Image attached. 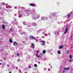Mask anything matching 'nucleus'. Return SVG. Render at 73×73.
Masks as SVG:
<instances>
[{"label":"nucleus","instance_id":"obj_52","mask_svg":"<svg viewBox=\"0 0 73 73\" xmlns=\"http://www.w3.org/2000/svg\"><path fill=\"white\" fill-rule=\"evenodd\" d=\"M44 20H45V19H44Z\"/></svg>","mask_w":73,"mask_h":73},{"label":"nucleus","instance_id":"obj_27","mask_svg":"<svg viewBox=\"0 0 73 73\" xmlns=\"http://www.w3.org/2000/svg\"><path fill=\"white\" fill-rule=\"evenodd\" d=\"M70 17V15L68 14V18Z\"/></svg>","mask_w":73,"mask_h":73},{"label":"nucleus","instance_id":"obj_8","mask_svg":"<svg viewBox=\"0 0 73 73\" xmlns=\"http://www.w3.org/2000/svg\"><path fill=\"white\" fill-rule=\"evenodd\" d=\"M6 8H11V7L9 5L8 6L7 5L6 6Z\"/></svg>","mask_w":73,"mask_h":73},{"label":"nucleus","instance_id":"obj_33","mask_svg":"<svg viewBox=\"0 0 73 73\" xmlns=\"http://www.w3.org/2000/svg\"><path fill=\"white\" fill-rule=\"evenodd\" d=\"M7 66L8 67H9V65L7 64Z\"/></svg>","mask_w":73,"mask_h":73},{"label":"nucleus","instance_id":"obj_18","mask_svg":"<svg viewBox=\"0 0 73 73\" xmlns=\"http://www.w3.org/2000/svg\"><path fill=\"white\" fill-rule=\"evenodd\" d=\"M5 4V3H2V5H4Z\"/></svg>","mask_w":73,"mask_h":73},{"label":"nucleus","instance_id":"obj_43","mask_svg":"<svg viewBox=\"0 0 73 73\" xmlns=\"http://www.w3.org/2000/svg\"><path fill=\"white\" fill-rule=\"evenodd\" d=\"M69 61H70V62H72V60H70Z\"/></svg>","mask_w":73,"mask_h":73},{"label":"nucleus","instance_id":"obj_40","mask_svg":"<svg viewBox=\"0 0 73 73\" xmlns=\"http://www.w3.org/2000/svg\"><path fill=\"white\" fill-rule=\"evenodd\" d=\"M15 9H17V7H15Z\"/></svg>","mask_w":73,"mask_h":73},{"label":"nucleus","instance_id":"obj_7","mask_svg":"<svg viewBox=\"0 0 73 73\" xmlns=\"http://www.w3.org/2000/svg\"><path fill=\"white\" fill-rule=\"evenodd\" d=\"M42 45H45V41H44L43 40H42Z\"/></svg>","mask_w":73,"mask_h":73},{"label":"nucleus","instance_id":"obj_10","mask_svg":"<svg viewBox=\"0 0 73 73\" xmlns=\"http://www.w3.org/2000/svg\"><path fill=\"white\" fill-rule=\"evenodd\" d=\"M2 28L3 29H5V25H2Z\"/></svg>","mask_w":73,"mask_h":73},{"label":"nucleus","instance_id":"obj_24","mask_svg":"<svg viewBox=\"0 0 73 73\" xmlns=\"http://www.w3.org/2000/svg\"><path fill=\"white\" fill-rule=\"evenodd\" d=\"M23 44H26V42H25V41H24L23 42Z\"/></svg>","mask_w":73,"mask_h":73},{"label":"nucleus","instance_id":"obj_4","mask_svg":"<svg viewBox=\"0 0 73 73\" xmlns=\"http://www.w3.org/2000/svg\"><path fill=\"white\" fill-rule=\"evenodd\" d=\"M31 48H33V49L35 48V44H33V43L31 44Z\"/></svg>","mask_w":73,"mask_h":73},{"label":"nucleus","instance_id":"obj_48","mask_svg":"<svg viewBox=\"0 0 73 73\" xmlns=\"http://www.w3.org/2000/svg\"><path fill=\"white\" fill-rule=\"evenodd\" d=\"M12 24H14V23H13V22H12Z\"/></svg>","mask_w":73,"mask_h":73},{"label":"nucleus","instance_id":"obj_20","mask_svg":"<svg viewBox=\"0 0 73 73\" xmlns=\"http://www.w3.org/2000/svg\"><path fill=\"white\" fill-rule=\"evenodd\" d=\"M20 56V54H19L18 53H17V56Z\"/></svg>","mask_w":73,"mask_h":73},{"label":"nucleus","instance_id":"obj_38","mask_svg":"<svg viewBox=\"0 0 73 73\" xmlns=\"http://www.w3.org/2000/svg\"><path fill=\"white\" fill-rule=\"evenodd\" d=\"M47 19H48V18L46 17L45 19V20H47Z\"/></svg>","mask_w":73,"mask_h":73},{"label":"nucleus","instance_id":"obj_23","mask_svg":"<svg viewBox=\"0 0 73 73\" xmlns=\"http://www.w3.org/2000/svg\"><path fill=\"white\" fill-rule=\"evenodd\" d=\"M44 35H45V36H48V34H47L46 33L44 34Z\"/></svg>","mask_w":73,"mask_h":73},{"label":"nucleus","instance_id":"obj_15","mask_svg":"<svg viewBox=\"0 0 73 73\" xmlns=\"http://www.w3.org/2000/svg\"><path fill=\"white\" fill-rule=\"evenodd\" d=\"M5 62H3V63H2V65L3 66H4V65H5Z\"/></svg>","mask_w":73,"mask_h":73},{"label":"nucleus","instance_id":"obj_50","mask_svg":"<svg viewBox=\"0 0 73 73\" xmlns=\"http://www.w3.org/2000/svg\"><path fill=\"white\" fill-rule=\"evenodd\" d=\"M71 38H72V36H71Z\"/></svg>","mask_w":73,"mask_h":73},{"label":"nucleus","instance_id":"obj_46","mask_svg":"<svg viewBox=\"0 0 73 73\" xmlns=\"http://www.w3.org/2000/svg\"><path fill=\"white\" fill-rule=\"evenodd\" d=\"M37 38H39V37H37Z\"/></svg>","mask_w":73,"mask_h":73},{"label":"nucleus","instance_id":"obj_28","mask_svg":"<svg viewBox=\"0 0 73 73\" xmlns=\"http://www.w3.org/2000/svg\"><path fill=\"white\" fill-rule=\"evenodd\" d=\"M17 61L18 62H20V59H19L18 60H17Z\"/></svg>","mask_w":73,"mask_h":73},{"label":"nucleus","instance_id":"obj_30","mask_svg":"<svg viewBox=\"0 0 73 73\" xmlns=\"http://www.w3.org/2000/svg\"><path fill=\"white\" fill-rule=\"evenodd\" d=\"M23 35H25V33L24 32H23Z\"/></svg>","mask_w":73,"mask_h":73},{"label":"nucleus","instance_id":"obj_35","mask_svg":"<svg viewBox=\"0 0 73 73\" xmlns=\"http://www.w3.org/2000/svg\"><path fill=\"white\" fill-rule=\"evenodd\" d=\"M37 54H36V57H37L38 56H37Z\"/></svg>","mask_w":73,"mask_h":73},{"label":"nucleus","instance_id":"obj_44","mask_svg":"<svg viewBox=\"0 0 73 73\" xmlns=\"http://www.w3.org/2000/svg\"><path fill=\"white\" fill-rule=\"evenodd\" d=\"M1 63H0V65H1Z\"/></svg>","mask_w":73,"mask_h":73},{"label":"nucleus","instance_id":"obj_51","mask_svg":"<svg viewBox=\"0 0 73 73\" xmlns=\"http://www.w3.org/2000/svg\"><path fill=\"white\" fill-rule=\"evenodd\" d=\"M9 73H12L11 72H9Z\"/></svg>","mask_w":73,"mask_h":73},{"label":"nucleus","instance_id":"obj_47","mask_svg":"<svg viewBox=\"0 0 73 73\" xmlns=\"http://www.w3.org/2000/svg\"><path fill=\"white\" fill-rule=\"evenodd\" d=\"M38 62L39 64H40V62L38 61Z\"/></svg>","mask_w":73,"mask_h":73},{"label":"nucleus","instance_id":"obj_9","mask_svg":"<svg viewBox=\"0 0 73 73\" xmlns=\"http://www.w3.org/2000/svg\"><path fill=\"white\" fill-rule=\"evenodd\" d=\"M67 32H68V29L66 28V29L65 31L64 32V34H65V33H67Z\"/></svg>","mask_w":73,"mask_h":73},{"label":"nucleus","instance_id":"obj_17","mask_svg":"<svg viewBox=\"0 0 73 73\" xmlns=\"http://www.w3.org/2000/svg\"><path fill=\"white\" fill-rule=\"evenodd\" d=\"M23 24L24 25H25L26 24H27V23L25 22H24L23 23Z\"/></svg>","mask_w":73,"mask_h":73},{"label":"nucleus","instance_id":"obj_42","mask_svg":"<svg viewBox=\"0 0 73 73\" xmlns=\"http://www.w3.org/2000/svg\"><path fill=\"white\" fill-rule=\"evenodd\" d=\"M39 41H41V39H39Z\"/></svg>","mask_w":73,"mask_h":73},{"label":"nucleus","instance_id":"obj_5","mask_svg":"<svg viewBox=\"0 0 73 73\" xmlns=\"http://www.w3.org/2000/svg\"><path fill=\"white\" fill-rule=\"evenodd\" d=\"M13 44L14 46H16L17 45V43L16 42H14L13 43Z\"/></svg>","mask_w":73,"mask_h":73},{"label":"nucleus","instance_id":"obj_16","mask_svg":"<svg viewBox=\"0 0 73 73\" xmlns=\"http://www.w3.org/2000/svg\"><path fill=\"white\" fill-rule=\"evenodd\" d=\"M63 48V46L62 45L61 46H59V48L60 49H61V48Z\"/></svg>","mask_w":73,"mask_h":73},{"label":"nucleus","instance_id":"obj_37","mask_svg":"<svg viewBox=\"0 0 73 73\" xmlns=\"http://www.w3.org/2000/svg\"><path fill=\"white\" fill-rule=\"evenodd\" d=\"M63 73H65V71L64 70H63Z\"/></svg>","mask_w":73,"mask_h":73},{"label":"nucleus","instance_id":"obj_31","mask_svg":"<svg viewBox=\"0 0 73 73\" xmlns=\"http://www.w3.org/2000/svg\"><path fill=\"white\" fill-rule=\"evenodd\" d=\"M37 57H41L40 56H38Z\"/></svg>","mask_w":73,"mask_h":73},{"label":"nucleus","instance_id":"obj_22","mask_svg":"<svg viewBox=\"0 0 73 73\" xmlns=\"http://www.w3.org/2000/svg\"><path fill=\"white\" fill-rule=\"evenodd\" d=\"M34 66L35 67H37V65L36 64H34Z\"/></svg>","mask_w":73,"mask_h":73},{"label":"nucleus","instance_id":"obj_6","mask_svg":"<svg viewBox=\"0 0 73 73\" xmlns=\"http://www.w3.org/2000/svg\"><path fill=\"white\" fill-rule=\"evenodd\" d=\"M32 25H33L34 26H36L37 24V23H32Z\"/></svg>","mask_w":73,"mask_h":73},{"label":"nucleus","instance_id":"obj_45","mask_svg":"<svg viewBox=\"0 0 73 73\" xmlns=\"http://www.w3.org/2000/svg\"><path fill=\"white\" fill-rule=\"evenodd\" d=\"M19 32H21V30H19Z\"/></svg>","mask_w":73,"mask_h":73},{"label":"nucleus","instance_id":"obj_14","mask_svg":"<svg viewBox=\"0 0 73 73\" xmlns=\"http://www.w3.org/2000/svg\"><path fill=\"white\" fill-rule=\"evenodd\" d=\"M58 53L59 54H61V52L60 51H58Z\"/></svg>","mask_w":73,"mask_h":73},{"label":"nucleus","instance_id":"obj_13","mask_svg":"<svg viewBox=\"0 0 73 73\" xmlns=\"http://www.w3.org/2000/svg\"><path fill=\"white\" fill-rule=\"evenodd\" d=\"M64 69L65 70H68L69 69V67H68L67 68H64Z\"/></svg>","mask_w":73,"mask_h":73},{"label":"nucleus","instance_id":"obj_26","mask_svg":"<svg viewBox=\"0 0 73 73\" xmlns=\"http://www.w3.org/2000/svg\"><path fill=\"white\" fill-rule=\"evenodd\" d=\"M29 68H31V66H29Z\"/></svg>","mask_w":73,"mask_h":73},{"label":"nucleus","instance_id":"obj_1","mask_svg":"<svg viewBox=\"0 0 73 73\" xmlns=\"http://www.w3.org/2000/svg\"><path fill=\"white\" fill-rule=\"evenodd\" d=\"M39 17V16H37V15H36L34 16H33V19H38Z\"/></svg>","mask_w":73,"mask_h":73},{"label":"nucleus","instance_id":"obj_11","mask_svg":"<svg viewBox=\"0 0 73 73\" xmlns=\"http://www.w3.org/2000/svg\"><path fill=\"white\" fill-rule=\"evenodd\" d=\"M30 5L31 6H33V7H34V6H35V4H30Z\"/></svg>","mask_w":73,"mask_h":73},{"label":"nucleus","instance_id":"obj_53","mask_svg":"<svg viewBox=\"0 0 73 73\" xmlns=\"http://www.w3.org/2000/svg\"><path fill=\"white\" fill-rule=\"evenodd\" d=\"M33 73H34V72H33Z\"/></svg>","mask_w":73,"mask_h":73},{"label":"nucleus","instance_id":"obj_2","mask_svg":"<svg viewBox=\"0 0 73 73\" xmlns=\"http://www.w3.org/2000/svg\"><path fill=\"white\" fill-rule=\"evenodd\" d=\"M29 38L30 40H35V38L33 36L30 35L29 36Z\"/></svg>","mask_w":73,"mask_h":73},{"label":"nucleus","instance_id":"obj_21","mask_svg":"<svg viewBox=\"0 0 73 73\" xmlns=\"http://www.w3.org/2000/svg\"><path fill=\"white\" fill-rule=\"evenodd\" d=\"M22 17V15H19V17H20V18L21 17Z\"/></svg>","mask_w":73,"mask_h":73},{"label":"nucleus","instance_id":"obj_41","mask_svg":"<svg viewBox=\"0 0 73 73\" xmlns=\"http://www.w3.org/2000/svg\"><path fill=\"white\" fill-rule=\"evenodd\" d=\"M44 33H45V32H42V34H44Z\"/></svg>","mask_w":73,"mask_h":73},{"label":"nucleus","instance_id":"obj_32","mask_svg":"<svg viewBox=\"0 0 73 73\" xmlns=\"http://www.w3.org/2000/svg\"><path fill=\"white\" fill-rule=\"evenodd\" d=\"M10 30L11 31H12V28H10Z\"/></svg>","mask_w":73,"mask_h":73},{"label":"nucleus","instance_id":"obj_3","mask_svg":"<svg viewBox=\"0 0 73 73\" xmlns=\"http://www.w3.org/2000/svg\"><path fill=\"white\" fill-rule=\"evenodd\" d=\"M25 13H29V14H32V11L29 10L27 11V12H25Z\"/></svg>","mask_w":73,"mask_h":73},{"label":"nucleus","instance_id":"obj_36","mask_svg":"<svg viewBox=\"0 0 73 73\" xmlns=\"http://www.w3.org/2000/svg\"><path fill=\"white\" fill-rule=\"evenodd\" d=\"M38 53V51H37V52H36V54H37Z\"/></svg>","mask_w":73,"mask_h":73},{"label":"nucleus","instance_id":"obj_39","mask_svg":"<svg viewBox=\"0 0 73 73\" xmlns=\"http://www.w3.org/2000/svg\"><path fill=\"white\" fill-rule=\"evenodd\" d=\"M48 71H50V69H48Z\"/></svg>","mask_w":73,"mask_h":73},{"label":"nucleus","instance_id":"obj_25","mask_svg":"<svg viewBox=\"0 0 73 73\" xmlns=\"http://www.w3.org/2000/svg\"><path fill=\"white\" fill-rule=\"evenodd\" d=\"M70 59H71L72 58V55H70Z\"/></svg>","mask_w":73,"mask_h":73},{"label":"nucleus","instance_id":"obj_49","mask_svg":"<svg viewBox=\"0 0 73 73\" xmlns=\"http://www.w3.org/2000/svg\"><path fill=\"white\" fill-rule=\"evenodd\" d=\"M0 61H2V60H0Z\"/></svg>","mask_w":73,"mask_h":73},{"label":"nucleus","instance_id":"obj_12","mask_svg":"<svg viewBox=\"0 0 73 73\" xmlns=\"http://www.w3.org/2000/svg\"><path fill=\"white\" fill-rule=\"evenodd\" d=\"M9 41L11 43H12V39H10L9 40Z\"/></svg>","mask_w":73,"mask_h":73},{"label":"nucleus","instance_id":"obj_34","mask_svg":"<svg viewBox=\"0 0 73 73\" xmlns=\"http://www.w3.org/2000/svg\"><path fill=\"white\" fill-rule=\"evenodd\" d=\"M69 53V50H68L67 51V53Z\"/></svg>","mask_w":73,"mask_h":73},{"label":"nucleus","instance_id":"obj_29","mask_svg":"<svg viewBox=\"0 0 73 73\" xmlns=\"http://www.w3.org/2000/svg\"><path fill=\"white\" fill-rule=\"evenodd\" d=\"M42 20H44V17H42Z\"/></svg>","mask_w":73,"mask_h":73},{"label":"nucleus","instance_id":"obj_19","mask_svg":"<svg viewBox=\"0 0 73 73\" xmlns=\"http://www.w3.org/2000/svg\"><path fill=\"white\" fill-rule=\"evenodd\" d=\"M42 52L43 54H44V53H45L46 52H45V50H44Z\"/></svg>","mask_w":73,"mask_h":73}]
</instances>
